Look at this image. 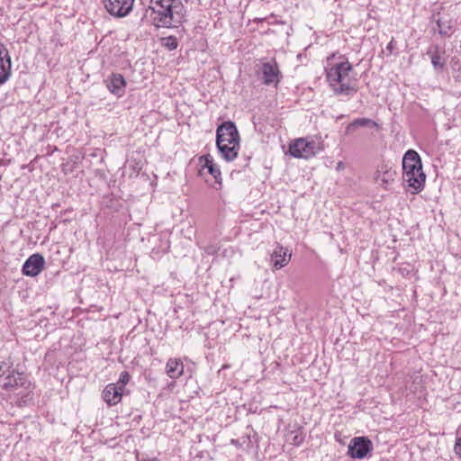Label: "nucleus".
Listing matches in <instances>:
<instances>
[{
    "mask_svg": "<svg viewBox=\"0 0 461 461\" xmlns=\"http://www.w3.org/2000/svg\"><path fill=\"white\" fill-rule=\"evenodd\" d=\"M158 28L176 27L185 20V8L181 0H149L147 12Z\"/></svg>",
    "mask_w": 461,
    "mask_h": 461,
    "instance_id": "obj_1",
    "label": "nucleus"
},
{
    "mask_svg": "<svg viewBox=\"0 0 461 461\" xmlns=\"http://www.w3.org/2000/svg\"><path fill=\"white\" fill-rule=\"evenodd\" d=\"M135 0H104L106 11L114 17H125L133 7Z\"/></svg>",
    "mask_w": 461,
    "mask_h": 461,
    "instance_id": "obj_7",
    "label": "nucleus"
},
{
    "mask_svg": "<svg viewBox=\"0 0 461 461\" xmlns=\"http://www.w3.org/2000/svg\"><path fill=\"white\" fill-rule=\"evenodd\" d=\"M221 139H222L221 144L240 146V140H235V141L232 142V140L224 139L223 137Z\"/></svg>",
    "mask_w": 461,
    "mask_h": 461,
    "instance_id": "obj_29",
    "label": "nucleus"
},
{
    "mask_svg": "<svg viewBox=\"0 0 461 461\" xmlns=\"http://www.w3.org/2000/svg\"><path fill=\"white\" fill-rule=\"evenodd\" d=\"M221 157L227 162L234 160L239 153L240 146L227 145V144H216Z\"/></svg>",
    "mask_w": 461,
    "mask_h": 461,
    "instance_id": "obj_16",
    "label": "nucleus"
},
{
    "mask_svg": "<svg viewBox=\"0 0 461 461\" xmlns=\"http://www.w3.org/2000/svg\"><path fill=\"white\" fill-rule=\"evenodd\" d=\"M122 394L123 391L114 384H109L103 391V398L110 406L117 404L121 401Z\"/></svg>",
    "mask_w": 461,
    "mask_h": 461,
    "instance_id": "obj_14",
    "label": "nucleus"
},
{
    "mask_svg": "<svg viewBox=\"0 0 461 461\" xmlns=\"http://www.w3.org/2000/svg\"><path fill=\"white\" fill-rule=\"evenodd\" d=\"M341 166H342V162H339V163L338 164V167H341Z\"/></svg>",
    "mask_w": 461,
    "mask_h": 461,
    "instance_id": "obj_32",
    "label": "nucleus"
},
{
    "mask_svg": "<svg viewBox=\"0 0 461 461\" xmlns=\"http://www.w3.org/2000/svg\"><path fill=\"white\" fill-rule=\"evenodd\" d=\"M396 48V41H394V39L393 38L389 43L387 44L386 46V50L389 52V54H393V50H395Z\"/></svg>",
    "mask_w": 461,
    "mask_h": 461,
    "instance_id": "obj_26",
    "label": "nucleus"
},
{
    "mask_svg": "<svg viewBox=\"0 0 461 461\" xmlns=\"http://www.w3.org/2000/svg\"><path fill=\"white\" fill-rule=\"evenodd\" d=\"M222 137L232 140V142H234L235 140H240V134L234 122L227 121L217 127L216 144L221 145Z\"/></svg>",
    "mask_w": 461,
    "mask_h": 461,
    "instance_id": "obj_9",
    "label": "nucleus"
},
{
    "mask_svg": "<svg viewBox=\"0 0 461 461\" xmlns=\"http://www.w3.org/2000/svg\"><path fill=\"white\" fill-rule=\"evenodd\" d=\"M161 45L167 50H174L178 47V41L176 36H167L160 39Z\"/></svg>",
    "mask_w": 461,
    "mask_h": 461,
    "instance_id": "obj_20",
    "label": "nucleus"
},
{
    "mask_svg": "<svg viewBox=\"0 0 461 461\" xmlns=\"http://www.w3.org/2000/svg\"><path fill=\"white\" fill-rule=\"evenodd\" d=\"M11 58L5 46L0 43V85L5 84L10 76Z\"/></svg>",
    "mask_w": 461,
    "mask_h": 461,
    "instance_id": "obj_13",
    "label": "nucleus"
},
{
    "mask_svg": "<svg viewBox=\"0 0 461 461\" xmlns=\"http://www.w3.org/2000/svg\"><path fill=\"white\" fill-rule=\"evenodd\" d=\"M402 180L411 194H418L424 188L426 175L422 170L420 155L413 149L405 152L402 158Z\"/></svg>",
    "mask_w": 461,
    "mask_h": 461,
    "instance_id": "obj_2",
    "label": "nucleus"
},
{
    "mask_svg": "<svg viewBox=\"0 0 461 461\" xmlns=\"http://www.w3.org/2000/svg\"><path fill=\"white\" fill-rule=\"evenodd\" d=\"M204 167L208 169V172L213 176L215 182L218 184H221V171L213 163V159L211 156H206L204 158Z\"/></svg>",
    "mask_w": 461,
    "mask_h": 461,
    "instance_id": "obj_18",
    "label": "nucleus"
},
{
    "mask_svg": "<svg viewBox=\"0 0 461 461\" xmlns=\"http://www.w3.org/2000/svg\"><path fill=\"white\" fill-rule=\"evenodd\" d=\"M374 450L373 442L365 436L354 437L348 447V455L351 458L364 459Z\"/></svg>",
    "mask_w": 461,
    "mask_h": 461,
    "instance_id": "obj_4",
    "label": "nucleus"
},
{
    "mask_svg": "<svg viewBox=\"0 0 461 461\" xmlns=\"http://www.w3.org/2000/svg\"><path fill=\"white\" fill-rule=\"evenodd\" d=\"M427 55L429 57L434 69L442 71L445 68L447 58L444 50L438 45H432L428 49Z\"/></svg>",
    "mask_w": 461,
    "mask_h": 461,
    "instance_id": "obj_11",
    "label": "nucleus"
},
{
    "mask_svg": "<svg viewBox=\"0 0 461 461\" xmlns=\"http://www.w3.org/2000/svg\"><path fill=\"white\" fill-rule=\"evenodd\" d=\"M11 365L5 361L0 362V377L12 374Z\"/></svg>",
    "mask_w": 461,
    "mask_h": 461,
    "instance_id": "obj_24",
    "label": "nucleus"
},
{
    "mask_svg": "<svg viewBox=\"0 0 461 461\" xmlns=\"http://www.w3.org/2000/svg\"><path fill=\"white\" fill-rule=\"evenodd\" d=\"M110 92L117 96H121L124 94V88H108Z\"/></svg>",
    "mask_w": 461,
    "mask_h": 461,
    "instance_id": "obj_28",
    "label": "nucleus"
},
{
    "mask_svg": "<svg viewBox=\"0 0 461 461\" xmlns=\"http://www.w3.org/2000/svg\"><path fill=\"white\" fill-rule=\"evenodd\" d=\"M287 253V249L280 246L279 244L276 245L271 254V261L274 268L280 269L288 264L291 258V254Z\"/></svg>",
    "mask_w": 461,
    "mask_h": 461,
    "instance_id": "obj_12",
    "label": "nucleus"
},
{
    "mask_svg": "<svg viewBox=\"0 0 461 461\" xmlns=\"http://www.w3.org/2000/svg\"><path fill=\"white\" fill-rule=\"evenodd\" d=\"M395 176V171L391 169H386L384 171L378 170L375 173V181L376 183L382 185L384 188H386L387 185L393 181Z\"/></svg>",
    "mask_w": 461,
    "mask_h": 461,
    "instance_id": "obj_17",
    "label": "nucleus"
},
{
    "mask_svg": "<svg viewBox=\"0 0 461 461\" xmlns=\"http://www.w3.org/2000/svg\"><path fill=\"white\" fill-rule=\"evenodd\" d=\"M45 259L41 254L31 255L23 263L22 267L23 275L26 276H37L44 269Z\"/></svg>",
    "mask_w": 461,
    "mask_h": 461,
    "instance_id": "obj_8",
    "label": "nucleus"
},
{
    "mask_svg": "<svg viewBox=\"0 0 461 461\" xmlns=\"http://www.w3.org/2000/svg\"><path fill=\"white\" fill-rule=\"evenodd\" d=\"M453 450L456 456L461 460V436L456 438Z\"/></svg>",
    "mask_w": 461,
    "mask_h": 461,
    "instance_id": "obj_25",
    "label": "nucleus"
},
{
    "mask_svg": "<svg viewBox=\"0 0 461 461\" xmlns=\"http://www.w3.org/2000/svg\"><path fill=\"white\" fill-rule=\"evenodd\" d=\"M107 86H125V80L124 77L118 73H113L110 77V85H107Z\"/></svg>",
    "mask_w": 461,
    "mask_h": 461,
    "instance_id": "obj_21",
    "label": "nucleus"
},
{
    "mask_svg": "<svg viewBox=\"0 0 461 461\" xmlns=\"http://www.w3.org/2000/svg\"><path fill=\"white\" fill-rule=\"evenodd\" d=\"M29 384L30 383L23 373L12 370V374H9L5 377L3 388L8 391L17 389L19 387L27 388Z\"/></svg>",
    "mask_w": 461,
    "mask_h": 461,
    "instance_id": "obj_10",
    "label": "nucleus"
},
{
    "mask_svg": "<svg viewBox=\"0 0 461 461\" xmlns=\"http://www.w3.org/2000/svg\"><path fill=\"white\" fill-rule=\"evenodd\" d=\"M261 79L266 85L277 86L283 76L276 60L264 62L260 68Z\"/></svg>",
    "mask_w": 461,
    "mask_h": 461,
    "instance_id": "obj_6",
    "label": "nucleus"
},
{
    "mask_svg": "<svg viewBox=\"0 0 461 461\" xmlns=\"http://www.w3.org/2000/svg\"><path fill=\"white\" fill-rule=\"evenodd\" d=\"M319 149L314 141H308L305 139H297L289 145V153L294 158H305L314 157Z\"/></svg>",
    "mask_w": 461,
    "mask_h": 461,
    "instance_id": "obj_5",
    "label": "nucleus"
},
{
    "mask_svg": "<svg viewBox=\"0 0 461 461\" xmlns=\"http://www.w3.org/2000/svg\"><path fill=\"white\" fill-rule=\"evenodd\" d=\"M130 379V374L127 371H123L120 374L119 380L115 384H117L122 391H124L125 385L129 383Z\"/></svg>",
    "mask_w": 461,
    "mask_h": 461,
    "instance_id": "obj_23",
    "label": "nucleus"
},
{
    "mask_svg": "<svg viewBox=\"0 0 461 461\" xmlns=\"http://www.w3.org/2000/svg\"><path fill=\"white\" fill-rule=\"evenodd\" d=\"M184 372V365L180 359L169 358L166 365V373L172 379L179 378Z\"/></svg>",
    "mask_w": 461,
    "mask_h": 461,
    "instance_id": "obj_15",
    "label": "nucleus"
},
{
    "mask_svg": "<svg viewBox=\"0 0 461 461\" xmlns=\"http://www.w3.org/2000/svg\"><path fill=\"white\" fill-rule=\"evenodd\" d=\"M304 434L301 430V428H298L297 430H292L289 434H287V441L296 447H299L304 441Z\"/></svg>",
    "mask_w": 461,
    "mask_h": 461,
    "instance_id": "obj_19",
    "label": "nucleus"
},
{
    "mask_svg": "<svg viewBox=\"0 0 461 461\" xmlns=\"http://www.w3.org/2000/svg\"><path fill=\"white\" fill-rule=\"evenodd\" d=\"M353 122L357 128L369 127V126L376 127L377 126V123L375 122H374L368 118H358V119L354 120Z\"/></svg>",
    "mask_w": 461,
    "mask_h": 461,
    "instance_id": "obj_22",
    "label": "nucleus"
},
{
    "mask_svg": "<svg viewBox=\"0 0 461 461\" xmlns=\"http://www.w3.org/2000/svg\"><path fill=\"white\" fill-rule=\"evenodd\" d=\"M142 461H160V460L158 458H151V459H146V460H142Z\"/></svg>",
    "mask_w": 461,
    "mask_h": 461,
    "instance_id": "obj_31",
    "label": "nucleus"
},
{
    "mask_svg": "<svg viewBox=\"0 0 461 461\" xmlns=\"http://www.w3.org/2000/svg\"><path fill=\"white\" fill-rule=\"evenodd\" d=\"M334 89V94L335 95H341V94H344V93H348V90H351L352 88H343V87H340V88H333Z\"/></svg>",
    "mask_w": 461,
    "mask_h": 461,
    "instance_id": "obj_30",
    "label": "nucleus"
},
{
    "mask_svg": "<svg viewBox=\"0 0 461 461\" xmlns=\"http://www.w3.org/2000/svg\"><path fill=\"white\" fill-rule=\"evenodd\" d=\"M335 58V53L328 58V61ZM339 61L329 62L325 68L326 77L330 86L339 84V86H349L351 82L357 78L352 64L344 56L339 57Z\"/></svg>",
    "mask_w": 461,
    "mask_h": 461,
    "instance_id": "obj_3",
    "label": "nucleus"
},
{
    "mask_svg": "<svg viewBox=\"0 0 461 461\" xmlns=\"http://www.w3.org/2000/svg\"><path fill=\"white\" fill-rule=\"evenodd\" d=\"M356 129H357V127H356V125H355L354 122H350V123L347 126L346 131H345V133H346L347 135H349V134H351L353 131H356Z\"/></svg>",
    "mask_w": 461,
    "mask_h": 461,
    "instance_id": "obj_27",
    "label": "nucleus"
}]
</instances>
